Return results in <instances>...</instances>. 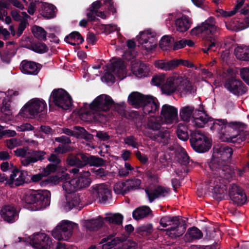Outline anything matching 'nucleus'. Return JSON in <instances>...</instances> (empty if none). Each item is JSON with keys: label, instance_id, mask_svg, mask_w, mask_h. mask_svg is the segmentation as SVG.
Instances as JSON below:
<instances>
[{"label": "nucleus", "instance_id": "obj_1", "mask_svg": "<svg viewBox=\"0 0 249 249\" xmlns=\"http://www.w3.org/2000/svg\"><path fill=\"white\" fill-rule=\"evenodd\" d=\"M247 127V125L243 123L231 122L228 123L226 119H215L210 127L211 130L215 131L217 133L223 136L226 135L227 128H231L237 129L240 134L237 135L226 138V141L233 143H240L246 140L247 135L246 132L244 130Z\"/></svg>", "mask_w": 249, "mask_h": 249}, {"label": "nucleus", "instance_id": "obj_2", "mask_svg": "<svg viewBox=\"0 0 249 249\" xmlns=\"http://www.w3.org/2000/svg\"><path fill=\"white\" fill-rule=\"evenodd\" d=\"M51 193L48 190H30L23 196L27 204H32L36 210L45 208L50 203Z\"/></svg>", "mask_w": 249, "mask_h": 249}, {"label": "nucleus", "instance_id": "obj_3", "mask_svg": "<svg viewBox=\"0 0 249 249\" xmlns=\"http://www.w3.org/2000/svg\"><path fill=\"white\" fill-rule=\"evenodd\" d=\"M90 176V172L88 171L80 172L78 177L64 182L62 184V188L67 194H72L88 187L91 182Z\"/></svg>", "mask_w": 249, "mask_h": 249}, {"label": "nucleus", "instance_id": "obj_4", "mask_svg": "<svg viewBox=\"0 0 249 249\" xmlns=\"http://www.w3.org/2000/svg\"><path fill=\"white\" fill-rule=\"evenodd\" d=\"M0 168L2 172L11 173L8 182L11 187H13L14 185L19 186L26 182L27 172L19 170L13 163H9L8 161L2 162Z\"/></svg>", "mask_w": 249, "mask_h": 249}, {"label": "nucleus", "instance_id": "obj_5", "mask_svg": "<svg viewBox=\"0 0 249 249\" xmlns=\"http://www.w3.org/2000/svg\"><path fill=\"white\" fill-rule=\"evenodd\" d=\"M160 225L164 227L171 226L165 230L167 232L174 231L175 236L179 237L182 235L186 231V224L184 220L179 216H171L166 215L162 216L160 221Z\"/></svg>", "mask_w": 249, "mask_h": 249}, {"label": "nucleus", "instance_id": "obj_6", "mask_svg": "<svg viewBox=\"0 0 249 249\" xmlns=\"http://www.w3.org/2000/svg\"><path fill=\"white\" fill-rule=\"evenodd\" d=\"M53 105L64 110H67L72 106V100L71 95L64 89H54L50 97L49 107Z\"/></svg>", "mask_w": 249, "mask_h": 249}, {"label": "nucleus", "instance_id": "obj_7", "mask_svg": "<svg viewBox=\"0 0 249 249\" xmlns=\"http://www.w3.org/2000/svg\"><path fill=\"white\" fill-rule=\"evenodd\" d=\"M47 108V105L43 99L35 98L29 101L20 109L19 114L22 117L35 116Z\"/></svg>", "mask_w": 249, "mask_h": 249}, {"label": "nucleus", "instance_id": "obj_8", "mask_svg": "<svg viewBox=\"0 0 249 249\" xmlns=\"http://www.w3.org/2000/svg\"><path fill=\"white\" fill-rule=\"evenodd\" d=\"M126 66L121 59L113 62L110 67L108 68L107 71L105 72L103 78L107 83L113 84L115 82L114 75L120 79L122 80L125 77Z\"/></svg>", "mask_w": 249, "mask_h": 249}, {"label": "nucleus", "instance_id": "obj_9", "mask_svg": "<svg viewBox=\"0 0 249 249\" xmlns=\"http://www.w3.org/2000/svg\"><path fill=\"white\" fill-rule=\"evenodd\" d=\"M207 164L213 174L225 179H229L232 177L230 166L227 162L220 159V158L213 156Z\"/></svg>", "mask_w": 249, "mask_h": 249}, {"label": "nucleus", "instance_id": "obj_10", "mask_svg": "<svg viewBox=\"0 0 249 249\" xmlns=\"http://www.w3.org/2000/svg\"><path fill=\"white\" fill-rule=\"evenodd\" d=\"M74 225L69 221L63 220L52 231V235L59 241H68L72 235Z\"/></svg>", "mask_w": 249, "mask_h": 249}, {"label": "nucleus", "instance_id": "obj_11", "mask_svg": "<svg viewBox=\"0 0 249 249\" xmlns=\"http://www.w3.org/2000/svg\"><path fill=\"white\" fill-rule=\"evenodd\" d=\"M215 19L213 17L209 18L201 25L193 28L190 32L192 35H197L204 33L213 36L215 35H220V29L215 25Z\"/></svg>", "mask_w": 249, "mask_h": 249}, {"label": "nucleus", "instance_id": "obj_12", "mask_svg": "<svg viewBox=\"0 0 249 249\" xmlns=\"http://www.w3.org/2000/svg\"><path fill=\"white\" fill-rule=\"evenodd\" d=\"M15 154L17 156L24 158L21 160V164L24 166H27L31 163L36 162L38 161H42L45 159L46 153L44 151L33 150L31 153L30 156L26 157L27 151L24 149L19 148L14 151Z\"/></svg>", "mask_w": 249, "mask_h": 249}, {"label": "nucleus", "instance_id": "obj_13", "mask_svg": "<svg viewBox=\"0 0 249 249\" xmlns=\"http://www.w3.org/2000/svg\"><path fill=\"white\" fill-rule=\"evenodd\" d=\"M114 104V102L110 96L101 94L97 96L89 105V107L93 111L107 112L109 110Z\"/></svg>", "mask_w": 249, "mask_h": 249}, {"label": "nucleus", "instance_id": "obj_14", "mask_svg": "<svg viewBox=\"0 0 249 249\" xmlns=\"http://www.w3.org/2000/svg\"><path fill=\"white\" fill-rule=\"evenodd\" d=\"M224 87L231 93L237 96L247 92V87L244 83L234 76L229 77L226 80Z\"/></svg>", "mask_w": 249, "mask_h": 249}, {"label": "nucleus", "instance_id": "obj_15", "mask_svg": "<svg viewBox=\"0 0 249 249\" xmlns=\"http://www.w3.org/2000/svg\"><path fill=\"white\" fill-rule=\"evenodd\" d=\"M228 195L233 202L238 206H242L248 201L244 190L236 184L230 185Z\"/></svg>", "mask_w": 249, "mask_h": 249}, {"label": "nucleus", "instance_id": "obj_16", "mask_svg": "<svg viewBox=\"0 0 249 249\" xmlns=\"http://www.w3.org/2000/svg\"><path fill=\"white\" fill-rule=\"evenodd\" d=\"M156 34L149 31L141 32L137 40L147 52H151L157 47Z\"/></svg>", "mask_w": 249, "mask_h": 249}, {"label": "nucleus", "instance_id": "obj_17", "mask_svg": "<svg viewBox=\"0 0 249 249\" xmlns=\"http://www.w3.org/2000/svg\"><path fill=\"white\" fill-rule=\"evenodd\" d=\"M29 241L30 244L36 249H48L52 244L51 238L44 233H35Z\"/></svg>", "mask_w": 249, "mask_h": 249}, {"label": "nucleus", "instance_id": "obj_18", "mask_svg": "<svg viewBox=\"0 0 249 249\" xmlns=\"http://www.w3.org/2000/svg\"><path fill=\"white\" fill-rule=\"evenodd\" d=\"M0 214L3 220L8 223H13L18 219L19 213L13 205H5L0 211Z\"/></svg>", "mask_w": 249, "mask_h": 249}, {"label": "nucleus", "instance_id": "obj_19", "mask_svg": "<svg viewBox=\"0 0 249 249\" xmlns=\"http://www.w3.org/2000/svg\"><path fill=\"white\" fill-rule=\"evenodd\" d=\"M160 115L166 123L172 124L178 118V109L173 106L165 104L162 106Z\"/></svg>", "mask_w": 249, "mask_h": 249}, {"label": "nucleus", "instance_id": "obj_20", "mask_svg": "<svg viewBox=\"0 0 249 249\" xmlns=\"http://www.w3.org/2000/svg\"><path fill=\"white\" fill-rule=\"evenodd\" d=\"M181 80V76H175L168 78L163 85L162 90L167 95H170L178 90L179 82Z\"/></svg>", "mask_w": 249, "mask_h": 249}, {"label": "nucleus", "instance_id": "obj_21", "mask_svg": "<svg viewBox=\"0 0 249 249\" xmlns=\"http://www.w3.org/2000/svg\"><path fill=\"white\" fill-rule=\"evenodd\" d=\"M41 68V64L27 60L22 61L20 65V69L22 72L30 75H37Z\"/></svg>", "mask_w": 249, "mask_h": 249}, {"label": "nucleus", "instance_id": "obj_22", "mask_svg": "<svg viewBox=\"0 0 249 249\" xmlns=\"http://www.w3.org/2000/svg\"><path fill=\"white\" fill-rule=\"evenodd\" d=\"M145 192L148 196L149 202H152L157 198L165 196L168 193L169 189L158 185L154 188L151 187L146 188Z\"/></svg>", "mask_w": 249, "mask_h": 249}, {"label": "nucleus", "instance_id": "obj_23", "mask_svg": "<svg viewBox=\"0 0 249 249\" xmlns=\"http://www.w3.org/2000/svg\"><path fill=\"white\" fill-rule=\"evenodd\" d=\"M144 115L154 113L159 110L160 104L157 99L153 96H148L142 106Z\"/></svg>", "mask_w": 249, "mask_h": 249}, {"label": "nucleus", "instance_id": "obj_24", "mask_svg": "<svg viewBox=\"0 0 249 249\" xmlns=\"http://www.w3.org/2000/svg\"><path fill=\"white\" fill-rule=\"evenodd\" d=\"M93 189L96 192L97 198L99 199L100 202L106 203L111 197V191L103 184L94 187Z\"/></svg>", "mask_w": 249, "mask_h": 249}, {"label": "nucleus", "instance_id": "obj_25", "mask_svg": "<svg viewBox=\"0 0 249 249\" xmlns=\"http://www.w3.org/2000/svg\"><path fill=\"white\" fill-rule=\"evenodd\" d=\"M155 67L164 71H173L177 68V59L174 58L168 60L160 59L155 62Z\"/></svg>", "mask_w": 249, "mask_h": 249}, {"label": "nucleus", "instance_id": "obj_26", "mask_svg": "<svg viewBox=\"0 0 249 249\" xmlns=\"http://www.w3.org/2000/svg\"><path fill=\"white\" fill-rule=\"evenodd\" d=\"M148 96L138 92H133L128 97V102L130 105L139 108L142 107Z\"/></svg>", "mask_w": 249, "mask_h": 249}, {"label": "nucleus", "instance_id": "obj_27", "mask_svg": "<svg viewBox=\"0 0 249 249\" xmlns=\"http://www.w3.org/2000/svg\"><path fill=\"white\" fill-rule=\"evenodd\" d=\"M215 153H217L220 159L227 163H231L233 150L228 146L221 145L219 148L215 149Z\"/></svg>", "mask_w": 249, "mask_h": 249}, {"label": "nucleus", "instance_id": "obj_28", "mask_svg": "<svg viewBox=\"0 0 249 249\" xmlns=\"http://www.w3.org/2000/svg\"><path fill=\"white\" fill-rule=\"evenodd\" d=\"M163 120L161 117L159 116H151L147 119L144 124L145 129L152 130L154 131L159 130L162 124Z\"/></svg>", "mask_w": 249, "mask_h": 249}, {"label": "nucleus", "instance_id": "obj_29", "mask_svg": "<svg viewBox=\"0 0 249 249\" xmlns=\"http://www.w3.org/2000/svg\"><path fill=\"white\" fill-rule=\"evenodd\" d=\"M190 142L191 145L196 144L211 143L208 138L200 130L192 131L190 135Z\"/></svg>", "mask_w": 249, "mask_h": 249}, {"label": "nucleus", "instance_id": "obj_30", "mask_svg": "<svg viewBox=\"0 0 249 249\" xmlns=\"http://www.w3.org/2000/svg\"><path fill=\"white\" fill-rule=\"evenodd\" d=\"M192 21L191 19L186 15L182 16L175 20L176 30L179 32H186L191 27Z\"/></svg>", "mask_w": 249, "mask_h": 249}, {"label": "nucleus", "instance_id": "obj_31", "mask_svg": "<svg viewBox=\"0 0 249 249\" xmlns=\"http://www.w3.org/2000/svg\"><path fill=\"white\" fill-rule=\"evenodd\" d=\"M196 109L193 106L189 105L181 107L179 110L180 119L185 122H189L191 118L193 119Z\"/></svg>", "mask_w": 249, "mask_h": 249}, {"label": "nucleus", "instance_id": "obj_32", "mask_svg": "<svg viewBox=\"0 0 249 249\" xmlns=\"http://www.w3.org/2000/svg\"><path fill=\"white\" fill-rule=\"evenodd\" d=\"M200 112H201L200 109H196L195 116H193V119H192V122L196 126L201 128L203 127L208 122H211L213 119L207 115H205V116H199L198 114H199Z\"/></svg>", "mask_w": 249, "mask_h": 249}, {"label": "nucleus", "instance_id": "obj_33", "mask_svg": "<svg viewBox=\"0 0 249 249\" xmlns=\"http://www.w3.org/2000/svg\"><path fill=\"white\" fill-rule=\"evenodd\" d=\"M219 35H215L213 36H208L207 37L204 42V48L202 51L204 53H208V51H215L216 45L218 44V36Z\"/></svg>", "mask_w": 249, "mask_h": 249}, {"label": "nucleus", "instance_id": "obj_34", "mask_svg": "<svg viewBox=\"0 0 249 249\" xmlns=\"http://www.w3.org/2000/svg\"><path fill=\"white\" fill-rule=\"evenodd\" d=\"M237 59L244 61H249V46L244 45L237 46L234 49Z\"/></svg>", "mask_w": 249, "mask_h": 249}, {"label": "nucleus", "instance_id": "obj_35", "mask_svg": "<svg viewBox=\"0 0 249 249\" xmlns=\"http://www.w3.org/2000/svg\"><path fill=\"white\" fill-rule=\"evenodd\" d=\"M178 91L184 94H192L196 91L192 83L189 80L184 79L181 76V80L179 82Z\"/></svg>", "mask_w": 249, "mask_h": 249}, {"label": "nucleus", "instance_id": "obj_36", "mask_svg": "<svg viewBox=\"0 0 249 249\" xmlns=\"http://www.w3.org/2000/svg\"><path fill=\"white\" fill-rule=\"evenodd\" d=\"M152 211L150 207L147 206H142L137 208L132 213V216L134 219L139 220L147 217L152 214Z\"/></svg>", "mask_w": 249, "mask_h": 249}, {"label": "nucleus", "instance_id": "obj_37", "mask_svg": "<svg viewBox=\"0 0 249 249\" xmlns=\"http://www.w3.org/2000/svg\"><path fill=\"white\" fill-rule=\"evenodd\" d=\"M64 41L72 46H76L82 43L84 39L79 32L73 31L65 37Z\"/></svg>", "mask_w": 249, "mask_h": 249}, {"label": "nucleus", "instance_id": "obj_38", "mask_svg": "<svg viewBox=\"0 0 249 249\" xmlns=\"http://www.w3.org/2000/svg\"><path fill=\"white\" fill-rule=\"evenodd\" d=\"M158 131L157 134H151L148 135V137L153 141L162 142L163 144L168 143L170 136L169 131L166 130L162 131L160 129Z\"/></svg>", "mask_w": 249, "mask_h": 249}, {"label": "nucleus", "instance_id": "obj_39", "mask_svg": "<svg viewBox=\"0 0 249 249\" xmlns=\"http://www.w3.org/2000/svg\"><path fill=\"white\" fill-rule=\"evenodd\" d=\"M114 234H110L109 235L103 238L101 241V243L103 244V248L106 249H111L121 241V239L120 238H115Z\"/></svg>", "mask_w": 249, "mask_h": 249}, {"label": "nucleus", "instance_id": "obj_40", "mask_svg": "<svg viewBox=\"0 0 249 249\" xmlns=\"http://www.w3.org/2000/svg\"><path fill=\"white\" fill-rule=\"evenodd\" d=\"M104 223L103 219H92L86 221L85 226L90 231H96L102 228Z\"/></svg>", "mask_w": 249, "mask_h": 249}, {"label": "nucleus", "instance_id": "obj_41", "mask_svg": "<svg viewBox=\"0 0 249 249\" xmlns=\"http://www.w3.org/2000/svg\"><path fill=\"white\" fill-rule=\"evenodd\" d=\"M203 236L202 231L196 227H193L188 229L185 237L188 241H191L195 239H199Z\"/></svg>", "mask_w": 249, "mask_h": 249}, {"label": "nucleus", "instance_id": "obj_42", "mask_svg": "<svg viewBox=\"0 0 249 249\" xmlns=\"http://www.w3.org/2000/svg\"><path fill=\"white\" fill-rule=\"evenodd\" d=\"M124 219L123 215L119 213L114 214H108L107 216L105 217L104 221L108 222L109 224H115L120 225L122 224Z\"/></svg>", "mask_w": 249, "mask_h": 249}, {"label": "nucleus", "instance_id": "obj_43", "mask_svg": "<svg viewBox=\"0 0 249 249\" xmlns=\"http://www.w3.org/2000/svg\"><path fill=\"white\" fill-rule=\"evenodd\" d=\"M226 192V188L223 185H217L212 189L213 196L218 201H220L224 198Z\"/></svg>", "mask_w": 249, "mask_h": 249}, {"label": "nucleus", "instance_id": "obj_44", "mask_svg": "<svg viewBox=\"0 0 249 249\" xmlns=\"http://www.w3.org/2000/svg\"><path fill=\"white\" fill-rule=\"evenodd\" d=\"M56 7L52 4H45L42 8L41 15L47 18H52L55 17Z\"/></svg>", "mask_w": 249, "mask_h": 249}, {"label": "nucleus", "instance_id": "obj_45", "mask_svg": "<svg viewBox=\"0 0 249 249\" xmlns=\"http://www.w3.org/2000/svg\"><path fill=\"white\" fill-rule=\"evenodd\" d=\"M176 158L178 162L182 165H186L190 162V158L183 148L176 152Z\"/></svg>", "mask_w": 249, "mask_h": 249}, {"label": "nucleus", "instance_id": "obj_46", "mask_svg": "<svg viewBox=\"0 0 249 249\" xmlns=\"http://www.w3.org/2000/svg\"><path fill=\"white\" fill-rule=\"evenodd\" d=\"M32 32L34 36L41 41H46L47 39V32L41 27L34 25L32 28Z\"/></svg>", "mask_w": 249, "mask_h": 249}, {"label": "nucleus", "instance_id": "obj_47", "mask_svg": "<svg viewBox=\"0 0 249 249\" xmlns=\"http://www.w3.org/2000/svg\"><path fill=\"white\" fill-rule=\"evenodd\" d=\"M174 42V38L169 36H164L159 42L160 48L163 50H168L171 48Z\"/></svg>", "mask_w": 249, "mask_h": 249}, {"label": "nucleus", "instance_id": "obj_48", "mask_svg": "<svg viewBox=\"0 0 249 249\" xmlns=\"http://www.w3.org/2000/svg\"><path fill=\"white\" fill-rule=\"evenodd\" d=\"M30 49L36 53L41 54L47 53L49 50L46 44L42 42L32 43Z\"/></svg>", "mask_w": 249, "mask_h": 249}, {"label": "nucleus", "instance_id": "obj_49", "mask_svg": "<svg viewBox=\"0 0 249 249\" xmlns=\"http://www.w3.org/2000/svg\"><path fill=\"white\" fill-rule=\"evenodd\" d=\"M177 134L178 138L183 141H186L189 138V135L187 132V127L185 125L182 123H180L178 124Z\"/></svg>", "mask_w": 249, "mask_h": 249}, {"label": "nucleus", "instance_id": "obj_50", "mask_svg": "<svg viewBox=\"0 0 249 249\" xmlns=\"http://www.w3.org/2000/svg\"><path fill=\"white\" fill-rule=\"evenodd\" d=\"M66 163L70 166L80 168V158L77 154L76 155L73 153L69 154L66 158Z\"/></svg>", "mask_w": 249, "mask_h": 249}, {"label": "nucleus", "instance_id": "obj_51", "mask_svg": "<svg viewBox=\"0 0 249 249\" xmlns=\"http://www.w3.org/2000/svg\"><path fill=\"white\" fill-rule=\"evenodd\" d=\"M114 191L117 194L125 195L129 193V189L127 188V185L125 181L118 182L114 186Z\"/></svg>", "mask_w": 249, "mask_h": 249}, {"label": "nucleus", "instance_id": "obj_52", "mask_svg": "<svg viewBox=\"0 0 249 249\" xmlns=\"http://www.w3.org/2000/svg\"><path fill=\"white\" fill-rule=\"evenodd\" d=\"M11 102V98L7 96L5 97L3 100L2 103V107H1V111L2 113H4L6 115H10L12 114V111L10 109L11 105L10 103Z\"/></svg>", "mask_w": 249, "mask_h": 249}, {"label": "nucleus", "instance_id": "obj_53", "mask_svg": "<svg viewBox=\"0 0 249 249\" xmlns=\"http://www.w3.org/2000/svg\"><path fill=\"white\" fill-rule=\"evenodd\" d=\"M11 102V98L7 96L5 97L3 100L2 103V107H1V111L2 113H4L6 115H10L12 114V111L10 109L11 105L10 103Z\"/></svg>", "mask_w": 249, "mask_h": 249}, {"label": "nucleus", "instance_id": "obj_54", "mask_svg": "<svg viewBox=\"0 0 249 249\" xmlns=\"http://www.w3.org/2000/svg\"><path fill=\"white\" fill-rule=\"evenodd\" d=\"M124 142L128 146H131L134 149H138L139 143L138 141V137L134 135H129L125 137Z\"/></svg>", "mask_w": 249, "mask_h": 249}, {"label": "nucleus", "instance_id": "obj_55", "mask_svg": "<svg viewBox=\"0 0 249 249\" xmlns=\"http://www.w3.org/2000/svg\"><path fill=\"white\" fill-rule=\"evenodd\" d=\"M149 70L146 67L145 64H141L137 69L133 70V74L138 78H143L147 77L149 75Z\"/></svg>", "mask_w": 249, "mask_h": 249}, {"label": "nucleus", "instance_id": "obj_56", "mask_svg": "<svg viewBox=\"0 0 249 249\" xmlns=\"http://www.w3.org/2000/svg\"><path fill=\"white\" fill-rule=\"evenodd\" d=\"M125 183L129 192L131 190L139 189L141 180L138 178H133L125 180Z\"/></svg>", "mask_w": 249, "mask_h": 249}, {"label": "nucleus", "instance_id": "obj_57", "mask_svg": "<svg viewBox=\"0 0 249 249\" xmlns=\"http://www.w3.org/2000/svg\"><path fill=\"white\" fill-rule=\"evenodd\" d=\"M192 148L197 153H203L209 150L212 146L211 143H199L196 145H191Z\"/></svg>", "mask_w": 249, "mask_h": 249}, {"label": "nucleus", "instance_id": "obj_58", "mask_svg": "<svg viewBox=\"0 0 249 249\" xmlns=\"http://www.w3.org/2000/svg\"><path fill=\"white\" fill-rule=\"evenodd\" d=\"M16 52L10 49L7 48L6 50L0 52V55L1 60L3 62L6 63H9L12 57L15 55Z\"/></svg>", "mask_w": 249, "mask_h": 249}, {"label": "nucleus", "instance_id": "obj_59", "mask_svg": "<svg viewBox=\"0 0 249 249\" xmlns=\"http://www.w3.org/2000/svg\"><path fill=\"white\" fill-rule=\"evenodd\" d=\"M89 165L90 166L99 167L105 164L106 160L96 156H90Z\"/></svg>", "mask_w": 249, "mask_h": 249}, {"label": "nucleus", "instance_id": "obj_60", "mask_svg": "<svg viewBox=\"0 0 249 249\" xmlns=\"http://www.w3.org/2000/svg\"><path fill=\"white\" fill-rule=\"evenodd\" d=\"M77 155L80 158V165L81 168L88 165H89L91 156L90 155L82 152H79L77 153Z\"/></svg>", "mask_w": 249, "mask_h": 249}, {"label": "nucleus", "instance_id": "obj_61", "mask_svg": "<svg viewBox=\"0 0 249 249\" xmlns=\"http://www.w3.org/2000/svg\"><path fill=\"white\" fill-rule=\"evenodd\" d=\"M61 166H58L55 164L50 163L43 169L44 176H47L51 173L56 172L60 169Z\"/></svg>", "mask_w": 249, "mask_h": 249}, {"label": "nucleus", "instance_id": "obj_62", "mask_svg": "<svg viewBox=\"0 0 249 249\" xmlns=\"http://www.w3.org/2000/svg\"><path fill=\"white\" fill-rule=\"evenodd\" d=\"M59 182V178L57 176H52L48 177L40 182L42 186H45L47 185H52L58 184Z\"/></svg>", "mask_w": 249, "mask_h": 249}, {"label": "nucleus", "instance_id": "obj_63", "mask_svg": "<svg viewBox=\"0 0 249 249\" xmlns=\"http://www.w3.org/2000/svg\"><path fill=\"white\" fill-rule=\"evenodd\" d=\"M165 79L166 77L165 74L156 75L152 77L151 83L154 86H163L165 82Z\"/></svg>", "mask_w": 249, "mask_h": 249}, {"label": "nucleus", "instance_id": "obj_64", "mask_svg": "<svg viewBox=\"0 0 249 249\" xmlns=\"http://www.w3.org/2000/svg\"><path fill=\"white\" fill-rule=\"evenodd\" d=\"M240 75L243 80L249 86V67H243L240 69Z\"/></svg>", "mask_w": 249, "mask_h": 249}]
</instances>
